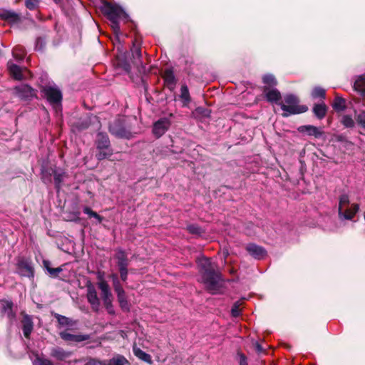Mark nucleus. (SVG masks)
Returning a JSON list of instances; mask_svg holds the SVG:
<instances>
[{"mask_svg":"<svg viewBox=\"0 0 365 365\" xmlns=\"http://www.w3.org/2000/svg\"><path fill=\"white\" fill-rule=\"evenodd\" d=\"M199 272L206 291L215 294L221 289L224 279L216 263L208 259H205L200 263Z\"/></svg>","mask_w":365,"mask_h":365,"instance_id":"obj_1","label":"nucleus"},{"mask_svg":"<svg viewBox=\"0 0 365 365\" xmlns=\"http://www.w3.org/2000/svg\"><path fill=\"white\" fill-rule=\"evenodd\" d=\"M284 102L280 103L281 109L284 111L282 117L287 118L291 115L304 113L308 110L306 105H299V98L294 94H287L284 97Z\"/></svg>","mask_w":365,"mask_h":365,"instance_id":"obj_2","label":"nucleus"},{"mask_svg":"<svg viewBox=\"0 0 365 365\" xmlns=\"http://www.w3.org/2000/svg\"><path fill=\"white\" fill-rule=\"evenodd\" d=\"M95 145L98 150L96 154V158L98 160L101 161L108 158L113 154L110 141L106 133L98 132L96 134Z\"/></svg>","mask_w":365,"mask_h":365,"instance_id":"obj_3","label":"nucleus"},{"mask_svg":"<svg viewBox=\"0 0 365 365\" xmlns=\"http://www.w3.org/2000/svg\"><path fill=\"white\" fill-rule=\"evenodd\" d=\"M15 273L21 278H28L33 282L35 277V268L32 260L26 257H18Z\"/></svg>","mask_w":365,"mask_h":365,"instance_id":"obj_4","label":"nucleus"},{"mask_svg":"<svg viewBox=\"0 0 365 365\" xmlns=\"http://www.w3.org/2000/svg\"><path fill=\"white\" fill-rule=\"evenodd\" d=\"M108 130L112 135L118 138L130 139L133 138L130 130L126 127L125 120L122 118H115L110 123Z\"/></svg>","mask_w":365,"mask_h":365,"instance_id":"obj_5","label":"nucleus"},{"mask_svg":"<svg viewBox=\"0 0 365 365\" xmlns=\"http://www.w3.org/2000/svg\"><path fill=\"white\" fill-rule=\"evenodd\" d=\"M41 92L43 93L47 101L54 108H57L62 106L63 94L61 91L56 86H45L42 87Z\"/></svg>","mask_w":365,"mask_h":365,"instance_id":"obj_6","label":"nucleus"},{"mask_svg":"<svg viewBox=\"0 0 365 365\" xmlns=\"http://www.w3.org/2000/svg\"><path fill=\"white\" fill-rule=\"evenodd\" d=\"M102 13L110 20L126 19L128 14L119 6L113 4L110 2L104 1L101 6Z\"/></svg>","mask_w":365,"mask_h":365,"instance_id":"obj_7","label":"nucleus"},{"mask_svg":"<svg viewBox=\"0 0 365 365\" xmlns=\"http://www.w3.org/2000/svg\"><path fill=\"white\" fill-rule=\"evenodd\" d=\"M130 51L132 63L135 66H136L138 73L140 74L145 73L146 68L145 66L143 64L141 61L142 53L140 43L137 39H135L133 41V46L130 48Z\"/></svg>","mask_w":365,"mask_h":365,"instance_id":"obj_8","label":"nucleus"},{"mask_svg":"<svg viewBox=\"0 0 365 365\" xmlns=\"http://www.w3.org/2000/svg\"><path fill=\"white\" fill-rule=\"evenodd\" d=\"M14 93L22 101H29L37 98V91L29 84H21L14 88Z\"/></svg>","mask_w":365,"mask_h":365,"instance_id":"obj_9","label":"nucleus"},{"mask_svg":"<svg viewBox=\"0 0 365 365\" xmlns=\"http://www.w3.org/2000/svg\"><path fill=\"white\" fill-rule=\"evenodd\" d=\"M297 131L309 137L314 138V139H320L324 135V132L322 128H319L312 125H304L297 128Z\"/></svg>","mask_w":365,"mask_h":365,"instance_id":"obj_10","label":"nucleus"},{"mask_svg":"<svg viewBox=\"0 0 365 365\" xmlns=\"http://www.w3.org/2000/svg\"><path fill=\"white\" fill-rule=\"evenodd\" d=\"M171 125V121L168 118H161L154 123L153 126V133L159 138L168 130Z\"/></svg>","mask_w":365,"mask_h":365,"instance_id":"obj_11","label":"nucleus"},{"mask_svg":"<svg viewBox=\"0 0 365 365\" xmlns=\"http://www.w3.org/2000/svg\"><path fill=\"white\" fill-rule=\"evenodd\" d=\"M86 288L88 302L91 304L93 310L98 312L100 307V300L96 288L90 281H88Z\"/></svg>","mask_w":365,"mask_h":365,"instance_id":"obj_12","label":"nucleus"},{"mask_svg":"<svg viewBox=\"0 0 365 365\" xmlns=\"http://www.w3.org/2000/svg\"><path fill=\"white\" fill-rule=\"evenodd\" d=\"M7 70L9 76L16 81H22L25 78L24 71L29 72L26 68H22L11 61L7 63Z\"/></svg>","mask_w":365,"mask_h":365,"instance_id":"obj_13","label":"nucleus"},{"mask_svg":"<svg viewBox=\"0 0 365 365\" xmlns=\"http://www.w3.org/2000/svg\"><path fill=\"white\" fill-rule=\"evenodd\" d=\"M101 298L103 302V304L107 312L110 314H115V311L113 307V294L110 290V288H107L105 284L101 286Z\"/></svg>","mask_w":365,"mask_h":365,"instance_id":"obj_14","label":"nucleus"},{"mask_svg":"<svg viewBox=\"0 0 365 365\" xmlns=\"http://www.w3.org/2000/svg\"><path fill=\"white\" fill-rule=\"evenodd\" d=\"M262 91L264 94V97L267 102L271 103H276L280 106V103H282V94L280 91L274 88H262Z\"/></svg>","mask_w":365,"mask_h":365,"instance_id":"obj_15","label":"nucleus"},{"mask_svg":"<svg viewBox=\"0 0 365 365\" xmlns=\"http://www.w3.org/2000/svg\"><path fill=\"white\" fill-rule=\"evenodd\" d=\"M246 251L255 259H262L267 255L266 250L255 243H249L245 247Z\"/></svg>","mask_w":365,"mask_h":365,"instance_id":"obj_16","label":"nucleus"},{"mask_svg":"<svg viewBox=\"0 0 365 365\" xmlns=\"http://www.w3.org/2000/svg\"><path fill=\"white\" fill-rule=\"evenodd\" d=\"M114 258L116 259L118 268H127L130 264V260L126 252L120 247L115 250Z\"/></svg>","mask_w":365,"mask_h":365,"instance_id":"obj_17","label":"nucleus"},{"mask_svg":"<svg viewBox=\"0 0 365 365\" xmlns=\"http://www.w3.org/2000/svg\"><path fill=\"white\" fill-rule=\"evenodd\" d=\"M59 336L63 340L70 343H78L90 339L88 334H73L67 331H61Z\"/></svg>","mask_w":365,"mask_h":365,"instance_id":"obj_18","label":"nucleus"},{"mask_svg":"<svg viewBox=\"0 0 365 365\" xmlns=\"http://www.w3.org/2000/svg\"><path fill=\"white\" fill-rule=\"evenodd\" d=\"M21 323L24 336L25 338L29 339L34 330V322L32 317L27 314H24Z\"/></svg>","mask_w":365,"mask_h":365,"instance_id":"obj_19","label":"nucleus"},{"mask_svg":"<svg viewBox=\"0 0 365 365\" xmlns=\"http://www.w3.org/2000/svg\"><path fill=\"white\" fill-rule=\"evenodd\" d=\"M0 19L6 21L11 25L17 24L21 21L20 14L11 10H4L0 13Z\"/></svg>","mask_w":365,"mask_h":365,"instance_id":"obj_20","label":"nucleus"},{"mask_svg":"<svg viewBox=\"0 0 365 365\" xmlns=\"http://www.w3.org/2000/svg\"><path fill=\"white\" fill-rule=\"evenodd\" d=\"M162 78L164 81L165 86L170 91H173L177 83V79L174 75L172 68H167L165 70Z\"/></svg>","mask_w":365,"mask_h":365,"instance_id":"obj_21","label":"nucleus"},{"mask_svg":"<svg viewBox=\"0 0 365 365\" xmlns=\"http://www.w3.org/2000/svg\"><path fill=\"white\" fill-rule=\"evenodd\" d=\"M46 173H47L50 176L53 175L55 187L57 190H58L61 187V183L63 180V178L66 176V173L61 169L51 168L48 169Z\"/></svg>","mask_w":365,"mask_h":365,"instance_id":"obj_22","label":"nucleus"},{"mask_svg":"<svg viewBox=\"0 0 365 365\" xmlns=\"http://www.w3.org/2000/svg\"><path fill=\"white\" fill-rule=\"evenodd\" d=\"M14 303L11 300H0V309L3 314H6L10 319H13L16 317L15 312H13Z\"/></svg>","mask_w":365,"mask_h":365,"instance_id":"obj_23","label":"nucleus"},{"mask_svg":"<svg viewBox=\"0 0 365 365\" xmlns=\"http://www.w3.org/2000/svg\"><path fill=\"white\" fill-rule=\"evenodd\" d=\"M359 210V205L357 203H353L350 207H347L341 211V215H339L341 219L351 220Z\"/></svg>","mask_w":365,"mask_h":365,"instance_id":"obj_24","label":"nucleus"},{"mask_svg":"<svg viewBox=\"0 0 365 365\" xmlns=\"http://www.w3.org/2000/svg\"><path fill=\"white\" fill-rule=\"evenodd\" d=\"M328 106L324 103H314L312 108L314 115L319 120H322L327 115Z\"/></svg>","mask_w":365,"mask_h":365,"instance_id":"obj_25","label":"nucleus"},{"mask_svg":"<svg viewBox=\"0 0 365 365\" xmlns=\"http://www.w3.org/2000/svg\"><path fill=\"white\" fill-rule=\"evenodd\" d=\"M51 314L56 319L58 322V327L59 329L65 327H73L75 325V322L71 318L56 313L53 311H52Z\"/></svg>","mask_w":365,"mask_h":365,"instance_id":"obj_26","label":"nucleus"},{"mask_svg":"<svg viewBox=\"0 0 365 365\" xmlns=\"http://www.w3.org/2000/svg\"><path fill=\"white\" fill-rule=\"evenodd\" d=\"M51 356L58 361H63L70 356L71 353L61 347H53L50 352Z\"/></svg>","mask_w":365,"mask_h":365,"instance_id":"obj_27","label":"nucleus"},{"mask_svg":"<svg viewBox=\"0 0 365 365\" xmlns=\"http://www.w3.org/2000/svg\"><path fill=\"white\" fill-rule=\"evenodd\" d=\"M262 83L264 84L262 88H274L277 86L278 81L273 74L267 73L262 76Z\"/></svg>","mask_w":365,"mask_h":365,"instance_id":"obj_28","label":"nucleus"},{"mask_svg":"<svg viewBox=\"0 0 365 365\" xmlns=\"http://www.w3.org/2000/svg\"><path fill=\"white\" fill-rule=\"evenodd\" d=\"M133 351L134 355L138 357L139 359L149 364H153L152 357L150 354L145 353L143 350H141L140 348L137 347L136 346H134L133 348Z\"/></svg>","mask_w":365,"mask_h":365,"instance_id":"obj_29","label":"nucleus"},{"mask_svg":"<svg viewBox=\"0 0 365 365\" xmlns=\"http://www.w3.org/2000/svg\"><path fill=\"white\" fill-rule=\"evenodd\" d=\"M109 277L112 280L113 283V287L114 289V291L115 292L116 294H121L123 292H125L123 286L120 282V279L118 277V275L116 273H112L109 275Z\"/></svg>","mask_w":365,"mask_h":365,"instance_id":"obj_30","label":"nucleus"},{"mask_svg":"<svg viewBox=\"0 0 365 365\" xmlns=\"http://www.w3.org/2000/svg\"><path fill=\"white\" fill-rule=\"evenodd\" d=\"M129 364L128 360L123 355L117 354L112 359L106 360V365H126Z\"/></svg>","mask_w":365,"mask_h":365,"instance_id":"obj_31","label":"nucleus"},{"mask_svg":"<svg viewBox=\"0 0 365 365\" xmlns=\"http://www.w3.org/2000/svg\"><path fill=\"white\" fill-rule=\"evenodd\" d=\"M117 298L121 309L125 312H130V304L127 299L125 292L118 294Z\"/></svg>","mask_w":365,"mask_h":365,"instance_id":"obj_32","label":"nucleus"},{"mask_svg":"<svg viewBox=\"0 0 365 365\" xmlns=\"http://www.w3.org/2000/svg\"><path fill=\"white\" fill-rule=\"evenodd\" d=\"M332 108L336 112L344 111L346 108L345 100L342 97L336 96L332 103Z\"/></svg>","mask_w":365,"mask_h":365,"instance_id":"obj_33","label":"nucleus"},{"mask_svg":"<svg viewBox=\"0 0 365 365\" xmlns=\"http://www.w3.org/2000/svg\"><path fill=\"white\" fill-rule=\"evenodd\" d=\"M354 88L360 93L361 96L365 95V76H361L356 80Z\"/></svg>","mask_w":365,"mask_h":365,"instance_id":"obj_34","label":"nucleus"},{"mask_svg":"<svg viewBox=\"0 0 365 365\" xmlns=\"http://www.w3.org/2000/svg\"><path fill=\"white\" fill-rule=\"evenodd\" d=\"M12 55L17 61H22L26 56V50L21 46H16L12 50Z\"/></svg>","mask_w":365,"mask_h":365,"instance_id":"obj_35","label":"nucleus"},{"mask_svg":"<svg viewBox=\"0 0 365 365\" xmlns=\"http://www.w3.org/2000/svg\"><path fill=\"white\" fill-rule=\"evenodd\" d=\"M350 205L349 195L346 194L340 195L339 202V215H341V211L344 210V209L347 207H350Z\"/></svg>","mask_w":365,"mask_h":365,"instance_id":"obj_36","label":"nucleus"},{"mask_svg":"<svg viewBox=\"0 0 365 365\" xmlns=\"http://www.w3.org/2000/svg\"><path fill=\"white\" fill-rule=\"evenodd\" d=\"M180 98L183 101V105L187 106L190 101L191 98L190 96V93L188 88L186 85H182L180 88Z\"/></svg>","mask_w":365,"mask_h":365,"instance_id":"obj_37","label":"nucleus"},{"mask_svg":"<svg viewBox=\"0 0 365 365\" xmlns=\"http://www.w3.org/2000/svg\"><path fill=\"white\" fill-rule=\"evenodd\" d=\"M91 124V118L89 116L86 117L85 118H81L77 123H76V128L79 130H83L90 127Z\"/></svg>","mask_w":365,"mask_h":365,"instance_id":"obj_38","label":"nucleus"},{"mask_svg":"<svg viewBox=\"0 0 365 365\" xmlns=\"http://www.w3.org/2000/svg\"><path fill=\"white\" fill-rule=\"evenodd\" d=\"M311 96L313 98L325 99L326 91L322 87H315L312 91Z\"/></svg>","mask_w":365,"mask_h":365,"instance_id":"obj_39","label":"nucleus"},{"mask_svg":"<svg viewBox=\"0 0 365 365\" xmlns=\"http://www.w3.org/2000/svg\"><path fill=\"white\" fill-rule=\"evenodd\" d=\"M46 46V37H38L36 40L35 44V50L41 52H43L45 51Z\"/></svg>","mask_w":365,"mask_h":365,"instance_id":"obj_40","label":"nucleus"},{"mask_svg":"<svg viewBox=\"0 0 365 365\" xmlns=\"http://www.w3.org/2000/svg\"><path fill=\"white\" fill-rule=\"evenodd\" d=\"M187 230L192 235H201L204 231L200 226L197 224H190L187 226Z\"/></svg>","mask_w":365,"mask_h":365,"instance_id":"obj_41","label":"nucleus"},{"mask_svg":"<svg viewBox=\"0 0 365 365\" xmlns=\"http://www.w3.org/2000/svg\"><path fill=\"white\" fill-rule=\"evenodd\" d=\"M41 0H25V6L31 11L36 10L39 7Z\"/></svg>","mask_w":365,"mask_h":365,"instance_id":"obj_42","label":"nucleus"},{"mask_svg":"<svg viewBox=\"0 0 365 365\" xmlns=\"http://www.w3.org/2000/svg\"><path fill=\"white\" fill-rule=\"evenodd\" d=\"M104 277H105V272H103V271H98L97 272L96 277L98 280V287L101 290V287H102L101 286L103 284H105L107 288H109V285H108V282L105 280Z\"/></svg>","mask_w":365,"mask_h":365,"instance_id":"obj_43","label":"nucleus"},{"mask_svg":"<svg viewBox=\"0 0 365 365\" xmlns=\"http://www.w3.org/2000/svg\"><path fill=\"white\" fill-rule=\"evenodd\" d=\"M341 123L346 128H353L354 126V121L353 118L349 115H344L342 116Z\"/></svg>","mask_w":365,"mask_h":365,"instance_id":"obj_44","label":"nucleus"},{"mask_svg":"<svg viewBox=\"0 0 365 365\" xmlns=\"http://www.w3.org/2000/svg\"><path fill=\"white\" fill-rule=\"evenodd\" d=\"M356 121L362 128L365 129V110H361L355 116Z\"/></svg>","mask_w":365,"mask_h":365,"instance_id":"obj_45","label":"nucleus"},{"mask_svg":"<svg viewBox=\"0 0 365 365\" xmlns=\"http://www.w3.org/2000/svg\"><path fill=\"white\" fill-rule=\"evenodd\" d=\"M210 110L203 107H198L195 109V113L202 117L207 118L210 115Z\"/></svg>","mask_w":365,"mask_h":365,"instance_id":"obj_46","label":"nucleus"},{"mask_svg":"<svg viewBox=\"0 0 365 365\" xmlns=\"http://www.w3.org/2000/svg\"><path fill=\"white\" fill-rule=\"evenodd\" d=\"M85 365H106V360H99L96 358H89Z\"/></svg>","mask_w":365,"mask_h":365,"instance_id":"obj_47","label":"nucleus"},{"mask_svg":"<svg viewBox=\"0 0 365 365\" xmlns=\"http://www.w3.org/2000/svg\"><path fill=\"white\" fill-rule=\"evenodd\" d=\"M63 271L61 267H58L56 268L51 267L47 272L51 277L56 278L58 277V274Z\"/></svg>","mask_w":365,"mask_h":365,"instance_id":"obj_48","label":"nucleus"},{"mask_svg":"<svg viewBox=\"0 0 365 365\" xmlns=\"http://www.w3.org/2000/svg\"><path fill=\"white\" fill-rule=\"evenodd\" d=\"M34 365H53L52 361L47 359L37 357L34 361Z\"/></svg>","mask_w":365,"mask_h":365,"instance_id":"obj_49","label":"nucleus"},{"mask_svg":"<svg viewBox=\"0 0 365 365\" xmlns=\"http://www.w3.org/2000/svg\"><path fill=\"white\" fill-rule=\"evenodd\" d=\"M119 66L127 73L131 71V65L127 60H122L119 61Z\"/></svg>","mask_w":365,"mask_h":365,"instance_id":"obj_50","label":"nucleus"},{"mask_svg":"<svg viewBox=\"0 0 365 365\" xmlns=\"http://www.w3.org/2000/svg\"><path fill=\"white\" fill-rule=\"evenodd\" d=\"M120 278L123 282H126L128 276V269L127 268H119L118 269Z\"/></svg>","mask_w":365,"mask_h":365,"instance_id":"obj_51","label":"nucleus"},{"mask_svg":"<svg viewBox=\"0 0 365 365\" xmlns=\"http://www.w3.org/2000/svg\"><path fill=\"white\" fill-rule=\"evenodd\" d=\"M83 212L88 215L89 217H95L98 216V213L95 211H93L91 207H85L83 208Z\"/></svg>","mask_w":365,"mask_h":365,"instance_id":"obj_52","label":"nucleus"},{"mask_svg":"<svg viewBox=\"0 0 365 365\" xmlns=\"http://www.w3.org/2000/svg\"><path fill=\"white\" fill-rule=\"evenodd\" d=\"M231 313L232 317H237L240 315V311L239 308V305L237 303H235L234 305L232 307Z\"/></svg>","mask_w":365,"mask_h":365,"instance_id":"obj_53","label":"nucleus"},{"mask_svg":"<svg viewBox=\"0 0 365 365\" xmlns=\"http://www.w3.org/2000/svg\"><path fill=\"white\" fill-rule=\"evenodd\" d=\"M238 356H239V364L240 365H248L247 364V359L246 357V356L241 353V352H239L237 354Z\"/></svg>","mask_w":365,"mask_h":365,"instance_id":"obj_54","label":"nucleus"},{"mask_svg":"<svg viewBox=\"0 0 365 365\" xmlns=\"http://www.w3.org/2000/svg\"><path fill=\"white\" fill-rule=\"evenodd\" d=\"M336 141L339 143H346L347 138L344 134H336L334 135Z\"/></svg>","mask_w":365,"mask_h":365,"instance_id":"obj_55","label":"nucleus"},{"mask_svg":"<svg viewBox=\"0 0 365 365\" xmlns=\"http://www.w3.org/2000/svg\"><path fill=\"white\" fill-rule=\"evenodd\" d=\"M118 21L119 19L110 20V21L111 22V26L115 32L119 31L120 29Z\"/></svg>","mask_w":365,"mask_h":365,"instance_id":"obj_56","label":"nucleus"},{"mask_svg":"<svg viewBox=\"0 0 365 365\" xmlns=\"http://www.w3.org/2000/svg\"><path fill=\"white\" fill-rule=\"evenodd\" d=\"M43 267L44 269L48 271L49 269L51 268V262L48 259H43Z\"/></svg>","mask_w":365,"mask_h":365,"instance_id":"obj_57","label":"nucleus"},{"mask_svg":"<svg viewBox=\"0 0 365 365\" xmlns=\"http://www.w3.org/2000/svg\"><path fill=\"white\" fill-rule=\"evenodd\" d=\"M255 350H256V351L257 353H263V352H264V350L263 347L258 342H255Z\"/></svg>","mask_w":365,"mask_h":365,"instance_id":"obj_58","label":"nucleus"},{"mask_svg":"<svg viewBox=\"0 0 365 365\" xmlns=\"http://www.w3.org/2000/svg\"><path fill=\"white\" fill-rule=\"evenodd\" d=\"M94 218H96L99 223H101L104 219L103 217L101 216L98 214V216L95 217Z\"/></svg>","mask_w":365,"mask_h":365,"instance_id":"obj_59","label":"nucleus"},{"mask_svg":"<svg viewBox=\"0 0 365 365\" xmlns=\"http://www.w3.org/2000/svg\"><path fill=\"white\" fill-rule=\"evenodd\" d=\"M299 163H300V164H301V168H300V170H301V171L302 172V170H304V168H305L306 165H305L304 161H303V160H299Z\"/></svg>","mask_w":365,"mask_h":365,"instance_id":"obj_60","label":"nucleus"},{"mask_svg":"<svg viewBox=\"0 0 365 365\" xmlns=\"http://www.w3.org/2000/svg\"><path fill=\"white\" fill-rule=\"evenodd\" d=\"M53 1L57 4H61L62 2V0H53Z\"/></svg>","mask_w":365,"mask_h":365,"instance_id":"obj_61","label":"nucleus"},{"mask_svg":"<svg viewBox=\"0 0 365 365\" xmlns=\"http://www.w3.org/2000/svg\"><path fill=\"white\" fill-rule=\"evenodd\" d=\"M170 117H173V113H170L169 115Z\"/></svg>","mask_w":365,"mask_h":365,"instance_id":"obj_62","label":"nucleus"}]
</instances>
